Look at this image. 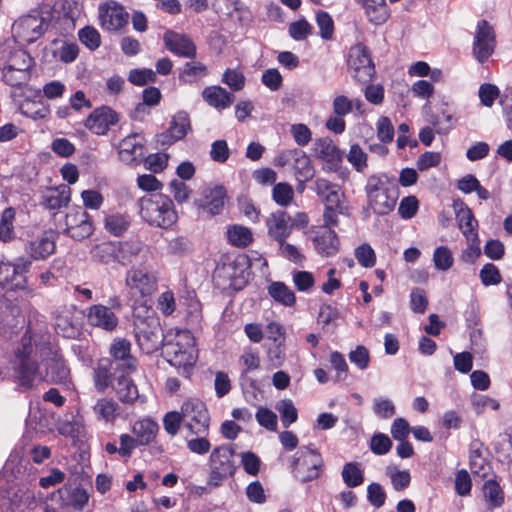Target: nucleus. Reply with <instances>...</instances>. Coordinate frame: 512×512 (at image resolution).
Returning <instances> with one entry per match:
<instances>
[{
  "mask_svg": "<svg viewBox=\"0 0 512 512\" xmlns=\"http://www.w3.org/2000/svg\"><path fill=\"white\" fill-rule=\"evenodd\" d=\"M163 355L166 360L178 369L187 371L198 359L195 339L186 329H171L163 337Z\"/></svg>",
  "mask_w": 512,
  "mask_h": 512,
  "instance_id": "nucleus-1",
  "label": "nucleus"
},
{
  "mask_svg": "<svg viewBox=\"0 0 512 512\" xmlns=\"http://www.w3.org/2000/svg\"><path fill=\"white\" fill-rule=\"evenodd\" d=\"M139 214L150 226L168 229L178 220L172 199L162 193L143 196L138 201Z\"/></svg>",
  "mask_w": 512,
  "mask_h": 512,
  "instance_id": "nucleus-2",
  "label": "nucleus"
},
{
  "mask_svg": "<svg viewBox=\"0 0 512 512\" xmlns=\"http://www.w3.org/2000/svg\"><path fill=\"white\" fill-rule=\"evenodd\" d=\"M368 209L377 215H387L397 202V191L385 174H373L365 185Z\"/></svg>",
  "mask_w": 512,
  "mask_h": 512,
  "instance_id": "nucleus-3",
  "label": "nucleus"
},
{
  "mask_svg": "<svg viewBox=\"0 0 512 512\" xmlns=\"http://www.w3.org/2000/svg\"><path fill=\"white\" fill-rule=\"evenodd\" d=\"M36 348L39 344L32 335L31 331H27L22 337L21 348L16 351V359L18 361L15 366V377L18 384L24 389H32L43 380L42 374L39 370V365L36 360L32 357L33 344Z\"/></svg>",
  "mask_w": 512,
  "mask_h": 512,
  "instance_id": "nucleus-4",
  "label": "nucleus"
},
{
  "mask_svg": "<svg viewBox=\"0 0 512 512\" xmlns=\"http://www.w3.org/2000/svg\"><path fill=\"white\" fill-rule=\"evenodd\" d=\"M146 316H141L140 311L135 309L134 312V333L139 347L145 353L149 354L156 351L161 345L163 346V337L159 319L149 314V309H145Z\"/></svg>",
  "mask_w": 512,
  "mask_h": 512,
  "instance_id": "nucleus-5",
  "label": "nucleus"
},
{
  "mask_svg": "<svg viewBox=\"0 0 512 512\" xmlns=\"http://www.w3.org/2000/svg\"><path fill=\"white\" fill-rule=\"evenodd\" d=\"M50 10H33L21 16L12 25L13 37L19 43H32L39 39L47 30L50 22Z\"/></svg>",
  "mask_w": 512,
  "mask_h": 512,
  "instance_id": "nucleus-6",
  "label": "nucleus"
},
{
  "mask_svg": "<svg viewBox=\"0 0 512 512\" xmlns=\"http://www.w3.org/2000/svg\"><path fill=\"white\" fill-rule=\"evenodd\" d=\"M234 453L230 445H221L212 450L209 457L210 475L207 482L209 486L218 487L224 480L234 475L236 471Z\"/></svg>",
  "mask_w": 512,
  "mask_h": 512,
  "instance_id": "nucleus-7",
  "label": "nucleus"
},
{
  "mask_svg": "<svg viewBox=\"0 0 512 512\" xmlns=\"http://www.w3.org/2000/svg\"><path fill=\"white\" fill-rule=\"evenodd\" d=\"M291 466L301 482H309L320 476L323 459L315 449L303 446L295 453Z\"/></svg>",
  "mask_w": 512,
  "mask_h": 512,
  "instance_id": "nucleus-8",
  "label": "nucleus"
},
{
  "mask_svg": "<svg viewBox=\"0 0 512 512\" xmlns=\"http://www.w3.org/2000/svg\"><path fill=\"white\" fill-rule=\"evenodd\" d=\"M125 288L131 299H143L156 291L157 278L147 269L133 266L125 274Z\"/></svg>",
  "mask_w": 512,
  "mask_h": 512,
  "instance_id": "nucleus-9",
  "label": "nucleus"
},
{
  "mask_svg": "<svg viewBox=\"0 0 512 512\" xmlns=\"http://www.w3.org/2000/svg\"><path fill=\"white\" fill-rule=\"evenodd\" d=\"M347 66L351 76L362 83L369 82L375 73L370 52L362 43H356L349 49Z\"/></svg>",
  "mask_w": 512,
  "mask_h": 512,
  "instance_id": "nucleus-10",
  "label": "nucleus"
},
{
  "mask_svg": "<svg viewBox=\"0 0 512 512\" xmlns=\"http://www.w3.org/2000/svg\"><path fill=\"white\" fill-rule=\"evenodd\" d=\"M31 264V260L25 257H18L14 262L0 260V286L8 290L25 288V274L30 270Z\"/></svg>",
  "mask_w": 512,
  "mask_h": 512,
  "instance_id": "nucleus-11",
  "label": "nucleus"
},
{
  "mask_svg": "<svg viewBox=\"0 0 512 512\" xmlns=\"http://www.w3.org/2000/svg\"><path fill=\"white\" fill-rule=\"evenodd\" d=\"M185 426L194 434H207L210 417L206 405L198 399H189L182 404Z\"/></svg>",
  "mask_w": 512,
  "mask_h": 512,
  "instance_id": "nucleus-12",
  "label": "nucleus"
},
{
  "mask_svg": "<svg viewBox=\"0 0 512 512\" xmlns=\"http://www.w3.org/2000/svg\"><path fill=\"white\" fill-rule=\"evenodd\" d=\"M314 157L322 161V170L325 172H336L340 169L343 154L329 137L315 139L312 145Z\"/></svg>",
  "mask_w": 512,
  "mask_h": 512,
  "instance_id": "nucleus-13",
  "label": "nucleus"
},
{
  "mask_svg": "<svg viewBox=\"0 0 512 512\" xmlns=\"http://www.w3.org/2000/svg\"><path fill=\"white\" fill-rule=\"evenodd\" d=\"M41 356L45 357L47 376L51 382L69 387L71 371L58 349L43 348Z\"/></svg>",
  "mask_w": 512,
  "mask_h": 512,
  "instance_id": "nucleus-14",
  "label": "nucleus"
},
{
  "mask_svg": "<svg viewBox=\"0 0 512 512\" xmlns=\"http://www.w3.org/2000/svg\"><path fill=\"white\" fill-rule=\"evenodd\" d=\"M99 21L102 29L116 32L128 23L129 14L124 7L116 1L101 3L98 7Z\"/></svg>",
  "mask_w": 512,
  "mask_h": 512,
  "instance_id": "nucleus-15",
  "label": "nucleus"
},
{
  "mask_svg": "<svg viewBox=\"0 0 512 512\" xmlns=\"http://www.w3.org/2000/svg\"><path fill=\"white\" fill-rule=\"evenodd\" d=\"M65 233L75 240H82L93 233L90 215L80 206L72 207L65 217Z\"/></svg>",
  "mask_w": 512,
  "mask_h": 512,
  "instance_id": "nucleus-16",
  "label": "nucleus"
},
{
  "mask_svg": "<svg viewBox=\"0 0 512 512\" xmlns=\"http://www.w3.org/2000/svg\"><path fill=\"white\" fill-rule=\"evenodd\" d=\"M495 34L486 20L478 22L473 42V54L478 62L483 63L494 52Z\"/></svg>",
  "mask_w": 512,
  "mask_h": 512,
  "instance_id": "nucleus-17",
  "label": "nucleus"
},
{
  "mask_svg": "<svg viewBox=\"0 0 512 512\" xmlns=\"http://www.w3.org/2000/svg\"><path fill=\"white\" fill-rule=\"evenodd\" d=\"M119 121L116 111L108 106H101L94 109L87 119L84 126L95 135H105L111 126Z\"/></svg>",
  "mask_w": 512,
  "mask_h": 512,
  "instance_id": "nucleus-18",
  "label": "nucleus"
},
{
  "mask_svg": "<svg viewBox=\"0 0 512 512\" xmlns=\"http://www.w3.org/2000/svg\"><path fill=\"white\" fill-rule=\"evenodd\" d=\"M190 129V119L185 111L177 112L170 122L169 128L157 135V142L162 146H169L183 139Z\"/></svg>",
  "mask_w": 512,
  "mask_h": 512,
  "instance_id": "nucleus-19",
  "label": "nucleus"
},
{
  "mask_svg": "<svg viewBox=\"0 0 512 512\" xmlns=\"http://www.w3.org/2000/svg\"><path fill=\"white\" fill-rule=\"evenodd\" d=\"M268 235L279 242L286 240L293 229V223L289 214L285 211L273 212L266 219Z\"/></svg>",
  "mask_w": 512,
  "mask_h": 512,
  "instance_id": "nucleus-20",
  "label": "nucleus"
},
{
  "mask_svg": "<svg viewBox=\"0 0 512 512\" xmlns=\"http://www.w3.org/2000/svg\"><path fill=\"white\" fill-rule=\"evenodd\" d=\"M163 40L166 48L171 53L185 58L196 57V46L187 35L167 31L163 36Z\"/></svg>",
  "mask_w": 512,
  "mask_h": 512,
  "instance_id": "nucleus-21",
  "label": "nucleus"
},
{
  "mask_svg": "<svg viewBox=\"0 0 512 512\" xmlns=\"http://www.w3.org/2000/svg\"><path fill=\"white\" fill-rule=\"evenodd\" d=\"M145 138L140 133H133L123 138L118 145V154L125 163H132L143 156Z\"/></svg>",
  "mask_w": 512,
  "mask_h": 512,
  "instance_id": "nucleus-22",
  "label": "nucleus"
},
{
  "mask_svg": "<svg viewBox=\"0 0 512 512\" xmlns=\"http://www.w3.org/2000/svg\"><path fill=\"white\" fill-rule=\"evenodd\" d=\"M314 191L324 206H343L344 193L339 185L324 178H318L314 182Z\"/></svg>",
  "mask_w": 512,
  "mask_h": 512,
  "instance_id": "nucleus-23",
  "label": "nucleus"
},
{
  "mask_svg": "<svg viewBox=\"0 0 512 512\" xmlns=\"http://www.w3.org/2000/svg\"><path fill=\"white\" fill-rule=\"evenodd\" d=\"M116 262L122 265L132 263L138 257L146 259L148 250L140 240L116 241Z\"/></svg>",
  "mask_w": 512,
  "mask_h": 512,
  "instance_id": "nucleus-24",
  "label": "nucleus"
},
{
  "mask_svg": "<svg viewBox=\"0 0 512 512\" xmlns=\"http://www.w3.org/2000/svg\"><path fill=\"white\" fill-rule=\"evenodd\" d=\"M92 412L98 422L112 425L121 415L119 404L108 397L97 399L92 406Z\"/></svg>",
  "mask_w": 512,
  "mask_h": 512,
  "instance_id": "nucleus-25",
  "label": "nucleus"
},
{
  "mask_svg": "<svg viewBox=\"0 0 512 512\" xmlns=\"http://www.w3.org/2000/svg\"><path fill=\"white\" fill-rule=\"evenodd\" d=\"M88 321L91 325L107 331L114 330L118 325V318L107 306L93 305L88 310Z\"/></svg>",
  "mask_w": 512,
  "mask_h": 512,
  "instance_id": "nucleus-26",
  "label": "nucleus"
},
{
  "mask_svg": "<svg viewBox=\"0 0 512 512\" xmlns=\"http://www.w3.org/2000/svg\"><path fill=\"white\" fill-rule=\"evenodd\" d=\"M312 241L317 252L325 256L333 255L339 249V240L335 231L331 228H318Z\"/></svg>",
  "mask_w": 512,
  "mask_h": 512,
  "instance_id": "nucleus-27",
  "label": "nucleus"
},
{
  "mask_svg": "<svg viewBox=\"0 0 512 512\" xmlns=\"http://www.w3.org/2000/svg\"><path fill=\"white\" fill-rule=\"evenodd\" d=\"M159 431V425L150 417H144L135 421L131 427V432L135 437V441L141 446L152 443Z\"/></svg>",
  "mask_w": 512,
  "mask_h": 512,
  "instance_id": "nucleus-28",
  "label": "nucleus"
},
{
  "mask_svg": "<svg viewBox=\"0 0 512 512\" xmlns=\"http://www.w3.org/2000/svg\"><path fill=\"white\" fill-rule=\"evenodd\" d=\"M364 9L367 20L374 25L384 24L390 17L386 0H356Z\"/></svg>",
  "mask_w": 512,
  "mask_h": 512,
  "instance_id": "nucleus-29",
  "label": "nucleus"
},
{
  "mask_svg": "<svg viewBox=\"0 0 512 512\" xmlns=\"http://www.w3.org/2000/svg\"><path fill=\"white\" fill-rule=\"evenodd\" d=\"M456 221L460 231L465 238L478 235V222L475 219L471 209L462 201L454 204Z\"/></svg>",
  "mask_w": 512,
  "mask_h": 512,
  "instance_id": "nucleus-30",
  "label": "nucleus"
},
{
  "mask_svg": "<svg viewBox=\"0 0 512 512\" xmlns=\"http://www.w3.org/2000/svg\"><path fill=\"white\" fill-rule=\"evenodd\" d=\"M55 251V236L52 232H45L41 237L30 241L26 252L34 260L45 259Z\"/></svg>",
  "mask_w": 512,
  "mask_h": 512,
  "instance_id": "nucleus-31",
  "label": "nucleus"
},
{
  "mask_svg": "<svg viewBox=\"0 0 512 512\" xmlns=\"http://www.w3.org/2000/svg\"><path fill=\"white\" fill-rule=\"evenodd\" d=\"M203 99L212 107L223 110L234 101L233 94L220 86L206 87L202 92Z\"/></svg>",
  "mask_w": 512,
  "mask_h": 512,
  "instance_id": "nucleus-32",
  "label": "nucleus"
},
{
  "mask_svg": "<svg viewBox=\"0 0 512 512\" xmlns=\"http://www.w3.org/2000/svg\"><path fill=\"white\" fill-rule=\"evenodd\" d=\"M291 167L296 180L310 181L315 176L312 160L303 150H297Z\"/></svg>",
  "mask_w": 512,
  "mask_h": 512,
  "instance_id": "nucleus-33",
  "label": "nucleus"
},
{
  "mask_svg": "<svg viewBox=\"0 0 512 512\" xmlns=\"http://www.w3.org/2000/svg\"><path fill=\"white\" fill-rule=\"evenodd\" d=\"M73 311L64 308L56 316V332L64 338H74L78 334V328L74 322Z\"/></svg>",
  "mask_w": 512,
  "mask_h": 512,
  "instance_id": "nucleus-34",
  "label": "nucleus"
},
{
  "mask_svg": "<svg viewBox=\"0 0 512 512\" xmlns=\"http://www.w3.org/2000/svg\"><path fill=\"white\" fill-rule=\"evenodd\" d=\"M113 389L122 403L132 404L139 398L136 385L127 376L118 377Z\"/></svg>",
  "mask_w": 512,
  "mask_h": 512,
  "instance_id": "nucleus-35",
  "label": "nucleus"
},
{
  "mask_svg": "<svg viewBox=\"0 0 512 512\" xmlns=\"http://www.w3.org/2000/svg\"><path fill=\"white\" fill-rule=\"evenodd\" d=\"M268 294L275 302L285 307H292L296 303L294 291L280 281L270 283L268 286Z\"/></svg>",
  "mask_w": 512,
  "mask_h": 512,
  "instance_id": "nucleus-36",
  "label": "nucleus"
},
{
  "mask_svg": "<svg viewBox=\"0 0 512 512\" xmlns=\"http://www.w3.org/2000/svg\"><path fill=\"white\" fill-rule=\"evenodd\" d=\"M226 191L222 186H215L205 191L204 210L210 215H217L225 204Z\"/></svg>",
  "mask_w": 512,
  "mask_h": 512,
  "instance_id": "nucleus-37",
  "label": "nucleus"
},
{
  "mask_svg": "<svg viewBox=\"0 0 512 512\" xmlns=\"http://www.w3.org/2000/svg\"><path fill=\"white\" fill-rule=\"evenodd\" d=\"M71 190L67 186L50 189L43 196V205L47 209L57 210L66 206L70 201Z\"/></svg>",
  "mask_w": 512,
  "mask_h": 512,
  "instance_id": "nucleus-38",
  "label": "nucleus"
},
{
  "mask_svg": "<svg viewBox=\"0 0 512 512\" xmlns=\"http://www.w3.org/2000/svg\"><path fill=\"white\" fill-rule=\"evenodd\" d=\"M79 54V47L75 42L55 40L52 44V55L63 63L73 62Z\"/></svg>",
  "mask_w": 512,
  "mask_h": 512,
  "instance_id": "nucleus-39",
  "label": "nucleus"
},
{
  "mask_svg": "<svg viewBox=\"0 0 512 512\" xmlns=\"http://www.w3.org/2000/svg\"><path fill=\"white\" fill-rule=\"evenodd\" d=\"M32 62V58L25 50L17 49L9 54L4 68L17 70L20 76H23L24 73L29 75L28 70L32 66Z\"/></svg>",
  "mask_w": 512,
  "mask_h": 512,
  "instance_id": "nucleus-40",
  "label": "nucleus"
},
{
  "mask_svg": "<svg viewBox=\"0 0 512 512\" xmlns=\"http://www.w3.org/2000/svg\"><path fill=\"white\" fill-rule=\"evenodd\" d=\"M131 344L126 339H115L110 347V354L116 360H123L128 369H134L136 360L130 355Z\"/></svg>",
  "mask_w": 512,
  "mask_h": 512,
  "instance_id": "nucleus-41",
  "label": "nucleus"
},
{
  "mask_svg": "<svg viewBox=\"0 0 512 512\" xmlns=\"http://www.w3.org/2000/svg\"><path fill=\"white\" fill-rule=\"evenodd\" d=\"M260 356L256 349L247 348L239 357V364L242 367L240 380L242 383L248 381V373L260 368Z\"/></svg>",
  "mask_w": 512,
  "mask_h": 512,
  "instance_id": "nucleus-42",
  "label": "nucleus"
},
{
  "mask_svg": "<svg viewBox=\"0 0 512 512\" xmlns=\"http://www.w3.org/2000/svg\"><path fill=\"white\" fill-rule=\"evenodd\" d=\"M227 238L233 246L243 248L252 242L253 235L249 228L242 225H233L227 229Z\"/></svg>",
  "mask_w": 512,
  "mask_h": 512,
  "instance_id": "nucleus-43",
  "label": "nucleus"
},
{
  "mask_svg": "<svg viewBox=\"0 0 512 512\" xmlns=\"http://www.w3.org/2000/svg\"><path fill=\"white\" fill-rule=\"evenodd\" d=\"M104 226L110 234L120 236L128 230L130 219L125 214L113 213L106 216Z\"/></svg>",
  "mask_w": 512,
  "mask_h": 512,
  "instance_id": "nucleus-44",
  "label": "nucleus"
},
{
  "mask_svg": "<svg viewBox=\"0 0 512 512\" xmlns=\"http://www.w3.org/2000/svg\"><path fill=\"white\" fill-rule=\"evenodd\" d=\"M432 261L436 270L448 271L454 264L452 250L446 245L436 247L433 252Z\"/></svg>",
  "mask_w": 512,
  "mask_h": 512,
  "instance_id": "nucleus-45",
  "label": "nucleus"
},
{
  "mask_svg": "<svg viewBox=\"0 0 512 512\" xmlns=\"http://www.w3.org/2000/svg\"><path fill=\"white\" fill-rule=\"evenodd\" d=\"M275 409L280 414L283 427L288 428L291 424L297 421L298 413L292 400L283 399L279 401L276 404Z\"/></svg>",
  "mask_w": 512,
  "mask_h": 512,
  "instance_id": "nucleus-46",
  "label": "nucleus"
},
{
  "mask_svg": "<svg viewBox=\"0 0 512 512\" xmlns=\"http://www.w3.org/2000/svg\"><path fill=\"white\" fill-rule=\"evenodd\" d=\"M483 494L491 507H500L504 502V494L498 482L488 480L483 486Z\"/></svg>",
  "mask_w": 512,
  "mask_h": 512,
  "instance_id": "nucleus-47",
  "label": "nucleus"
},
{
  "mask_svg": "<svg viewBox=\"0 0 512 512\" xmlns=\"http://www.w3.org/2000/svg\"><path fill=\"white\" fill-rule=\"evenodd\" d=\"M272 198L279 206L287 207L294 198L292 186L285 182L277 183L272 189Z\"/></svg>",
  "mask_w": 512,
  "mask_h": 512,
  "instance_id": "nucleus-48",
  "label": "nucleus"
},
{
  "mask_svg": "<svg viewBox=\"0 0 512 512\" xmlns=\"http://www.w3.org/2000/svg\"><path fill=\"white\" fill-rule=\"evenodd\" d=\"M347 160L359 173L364 172L368 166V155L358 144H352L347 154Z\"/></svg>",
  "mask_w": 512,
  "mask_h": 512,
  "instance_id": "nucleus-49",
  "label": "nucleus"
},
{
  "mask_svg": "<svg viewBox=\"0 0 512 512\" xmlns=\"http://www.w3.org/2000/svg\"><path fill=\"white\" fill-rule=\"evenodd\" d=\"M467 246L460 254V260L467 264H473L481 256L480 239L478 235L465 238Z\"/></svg>",
  "mask_w": 512,
  "mask_h": 512,
  "instance_id": "nucleus-50",
  "label": "nucleus"
},
{
  "mask_svg": "<svg viewBox=\"0 0 512 512\" xmlns=\"http://www.w3.org/2000/svg\"><path fill=\"white\" fill-rule=\"evenodd\" d=\"M372 409L375 415L381 419H390L396 413L393 401L382 396L373 399Z\"/></svg>",
  "mask_w": 512,
  "mask_h": 512,
  "instance_id": "nucleus-51",
  "label": "nucleus"
},
{
  "mask_svg": "<svg viewBox=\"0 0 512 512\" xmlns=\"http://www.w3.org/2000/svg\"><path fill=\"white\" fill-rule=\"evenodd\" d=\"M80 42L89 50H96L101 44V36L98 30L92 26H85L78 31Z\"/></svg>",
  "mask_w": 512,
  "mask_h": 512,
  "instance_id": "nucleus-52",
  "label": "nucleus"
},
{
  "mask_svg": "<svg viewBox=\"0 0 512 512\" xmlns=\"http://www.w3.org/2000/svg\"><path fill=\"white\" fill-rule=\"evenodd\" d=\"M312 30V25L304 18L291 22L288 27L289 36L295 41L305 40Z\"/></svg>",
  "mask_w": 512,
  "mask_h": 512,
  "instance_id": "nucleus-53",
  "label": "nucleus"
},
{
  "mask_svg": "<svg viewBox=\"0 0 512 512\" xmlns=\"http://www.w3.org/2000/svg\"><path fill=\"white\" fill-rule=\"evenodd\" d=\"M342 478L348 487H357L363 482V473L356 463L349 462L343 467Z\"/></svg>",
  "mask_w": 512,
  "mask_h": 512,
  "instance_id": "nucleus-54",
  "label": "nucleus"
},
{
  "mask_svg": "<svg viewBox=\"0 0 512 512\" xmlns=\"http://www.w3.org/2000/svg\"><path fill=\"white\" fill-rule=\"evenodd\" d=\"M117 242L109 241L97 245L94 249V256L103 263L116 262Z\"/></svg>",
  "mask_w": 512,
  "mask_h": 512,
  "instance_id": "nucleus-55",
  "label": "nucleus"
},
{
  "mask_svg": "<svg viewBox=\"0 0 512 512\" xmlns=\"http://www.w3.org/2000/svg\"><path fill=\"white\" fill-rule=\"evenodd\" d=\"M15 218V210L7 208L3 211L0 219V240L7 242L13 237V221Z\"/></svg>",
  "mask_w": 512,
  "mask_h": 512,
  "instance_id": "nucleus-56",
  "label": "nucleus"
},
{
  "mask_svg": "<svg viewBox=\"0 0 512 512\" xmlns=\"http://www.w3.org/2000/svg\"><path fill=\"white\" fill-rule=\"evenodd\" d=\"M480 103L485 107H492L500 97V89L491 83H483L478 90Z\"/></svg>",
  "mask_w": 512,
  "mask_h": 512,
  "instance_id": "nucleus-57",
  "label": "nucleus"
},
{
  "mask_svg": "<svg viewBox=\"0 0 512 512\" xmlns=\"http://www.w3.org/2000/svg\"><path fill=\"white\" fill-rule=\"evenodd\" d=\"M207 73L206 66L200 62H188L184 65L180 80L183 82H193L204 77Z\"/></svg>",
  "mask_w": 512,
  "mask_h": 512,
  "instance_id": "nucleus-58",
  "label": "nucleus"
},
{
  "mask_svg": "<svg viewBox=\"0 0 512 512\" xmlns=\"http://www.w3.org/2000/svg\"><path fill=\"white\" fill-rule=\"evenodd\" d=\"M495 452L501 462L512 463V435L501 436L495 443Z\"/></svg>",
  "mask_w": 512,
  "mask_h": 512,
  "instance_id": "nucleus-59",
  "label": "nucleus"
},
{
  "mask_svg": "<svg viewBox=\"0 0 512 512\" xmlns=\"http://www.w3.org/2000/svg\"><path fill=\"white\" fill-rule=\"evenodd\" d=\"M354 255L358 263L365 268H372L376 263V254L374 249L367 243L359 245Z\"/></svg>",
  "mask_w": 512,
  "mask_h": 512,
  "instance_id": "nucleus-60",
  "label": "nucleus"
},
{
  "mask_svg": "<svg viewBox=\"0 0 512 512\" xmlns=\"http://www.w3.org/2000/svg\"><path fill=\"white\" fill-rule=\"evenodd\" d=\"M427 121L438 134H446L454 126L452 115L445 112L440 115H430Z\"/></svg>",
  "mask_w": 512,
  "mask_h": 512,
  "instance_id": "nucleus-61",
  "label": "nucleus"
},
{
  "mask_svg": "<svg viewBox=\"0 0 512 512\" xmlns=\"http://www.w3.org/2000/svg\"><path fill=\"white\" fill-rule=\"evenodd\" d=\"M111 370L104 364L99 363L93 373L94 385L97 391L103 392L111 384Z\"/></svg>",
  "mask_w": 512,
  "mask_h": 512,
  "instance_id": "nucleus-62",
  "label": "nucleus"
},
{
  "mask_svg": "<svg viewBox=\"0 0 512 512\" xmlns=\"http://www.w3.org/2000/svg\"><path fill=\"white\" fill-rule=\"evenodd\" d=\"M479 277L484 286L498 285L502 281L499 269L492 263H486L482 267Z\"/></svg>",
  "mask_w": 512,
  "mask_h": 512,
  "instance_id": "nucleus-63",
  "label": "nucleus"
},
{
  "mask_svg": "<svg viewBox=\"0 0 512 512\" xmlns=\"http://www.w3.org/2000/svg\"><path fill=\"white\" fill-rule=\"evenodd\" d=\"M316 23L320 30L321 38L330 40L334 34V22L329 13L325 11H318L316 13Z\"/></svg>",
  "mask_w": 512,
  "mask_h": 512,
  "instance_id": "nucleus-64",
  "label": "nucleus"
}]
</instances>
